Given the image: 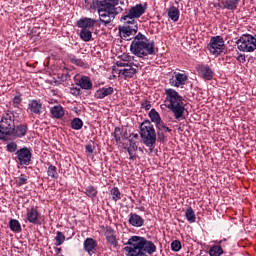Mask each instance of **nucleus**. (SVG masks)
Returning <instances> with one entry per match:
<instances>
[{
    "mask_svg": "<svg viewBox=\"0 0 256 256\" xmlns=\"http://www.w3.org/2000/svg\"><path fill=\"white\" fill-rule=\"evenodd\" d=\"M123 2L121 0H97L96 7L101 23L109 25L115 21L120 13H123Z\"/></svg>",
    "mask_w": 256,
    "mask_h": 256,
    "instance_id": "1",
    "label": "nucleus"
},
{
    "mask_svg": "<svg viewBox=\"0 0 256 256\" xmlns=\"http://www.w3.org/2000/svg\"><path fill=\"white\" fill-rule=\"evenodd\" d=\"M130 51L132 55L141 59L149 55H157L158 50L155 48V41H149V38L139 32L130 45Z\"/></svg>",
    "mask_w": 256,
    "mask_h": 256,
    "instance_id": "2",
    "label": "nucleus"
},
{
    "mask_svg": "<svg viewBox=\"0 0 256 256\" xmlns=\"http://www.w3.org/2000/svg\"><path fill=\"white\" fill-rule=\"evenodd\" d=\"M165 105L167 109L172 111L174 118L177 121L185 119V102H183V97L179 95V92L169 88L165 90Z\"/></svg>",
    "mask_w": 256,
    "mask_h": 256,
    "instance_id": "3",
    "label": "nucleus"
},
{
    "mask_svg": "<svg viewBox=\"0 0 256 256\" xmlns=\"http://www.w3.org/2000/svg\"><path fill=\"white\" fill-rule=\"evenodd\" d=\"M17 117H19V114L11 110L3 114L0 120L1 141H7V138L13 135V131H15V119H17Z\"/></svg>",
    "mask_w": 256,
    "mask_h": 256,
    "instance_id": "4",
    "label": "nucleus"
},
{
    "mask_svg": "<svg viewBox=\"0 0 256 256\" xmlns=\"http://www.w3.org/2000/svg\"><path fill=\"white\" fill-rule=\"evenodd\" d=\"M140 137L142 143L149 147V149H155V143H157V131L149 120H144L140 125Z\"/></svg>",
    "mask_w": 256,
    "mask_h": 256,
    "instance_id": "5",
    "label": "nucleus"
},
{
    "mask_svg": "<svg viewBox=\"0 0 256 256\" xmlns=\"http://www.w3.org/2000/svg\"><path fill=\"white\" fill-rule=\"evenodd\" d=\"M147 11V4H136L135 6L130 7L128 12H125L120 18V21L123 23H137L135 19L145 15Z\"/></svg>",
    "mask_w": 256,
    "mask_h": 256,
    "instance_id": "6",
    "label": "nucleus"
},
{
    "mask_svg": "<svg viewBox=\"0 0 256 256\" xmlns=\"http://www.w3.org/2000/svg\"><path fill=\"white\" fill-rule=\"evenodd\" d=\"M236 45L239 51L243 53H253L256 50V35L243 34L237 41Z\"/></svg>",
    "mask_w": 256,
    "mask_h": 256,
    "instance_id": "7",
    "label": "nucleus"
},
{
    "mask_svg": "<svg viewBox=\"0 0 256 256\" xmlns=\"http://www.w3.org/2000/svg\"><path fill=\"white\" fill-rule=\"evenodd\" d=\"M207 49L212 55H221L225 51V40L221 36H213L210 38Z\"/></svg>",
    "mask_w": 256,
    "mask_h": 256,
    "instance_id": "8",
    "label": "nucleus"
},
{
    "mask_svg": "<svg viewBox=\"0 0 256 256\" xmlns=\"http://www.w3.org/2000/svg\"><path fill=\"white\" fill-rule=\"evenodd\" d=\"M124 25L119 29L120 37L124 39V41H131L133 35H137V31H139V26H137V22H123Z\"/></svg>",
    "mask_w": 256,
    "mask_h": 256,
    "instance_id": "9",
    "label": "nucleus"
},
{
    "mask_svg": "<svg viewBox=\"0 0 256 256\" xmlns=\"http://www.w3.org/2000/svg\"><path fill=\"white\" fill-rule=\"evenodd\" d=\"M31 157H33V153L27 147L20 148L15 153V161L19 165H31Z\"/></svg>",
    "mask_w": 256,
    "mask_h": 256,
    "instance_id": "10",
    "label": "nucleus"
},
{
    "mask_svg": "<svg viewBox=\"0 0 256 256\" xmlns=\"http://www.w3.org/2000/svg\"><path fill=\"white\" fill-rule=\"evenodd\" d=\"M187 79H189V77L186 74L175 72L174 76L169 79V84L172 85V87H181V85L187 83Z\"/></svg>",
    "mask_w": 256,
    "mask_h": 256,
    "instance_id": "11",
    "label": "nucleus"
},
{
    "mask_svg": "<svg viewBox=\"0 0 256 256\" xmlns=\"http://www.w3.org/2000/svg\"><path fill=\"white\" fill-rule=\"evenodd\" d=\"M40 217L41 214L37 208L32 207L31 209L27 210L26 219L28 222L32 223V225H41V220H39Z\"/></svg>",
    "mask_w": 256,
    "mask_h": 256,
    "instance_id": "12",
    "label": "nucleus"
},
{
    "mask_svg": "<svg viewBox=\"0 0 256 256\" xmlns=\"http://www.w3.org/2000/svg\"><path fill=\"white\" fill-rule=\"evenodd\" d=\"M79 29H93L97 25V20L93 18L83 17L76 22Z\"/></svg>",
    "mask_w": 256,
    "mask_h": 256,
    "instance_id": "13",
    "label": "nucleus"
},
{
    "mask_svg": "<svg viewBox=\"0 0 256 256\" xmlns=\"http://www.w3.org/2000/svg\"><path fill=\"white\" fill-rule=\"evenodd\" d=\"M199 75L203 77L206 81H211L213 79V70H211V67L207 65L200 64L196 67Z\"/></svg>",
    "mask_w": 256,
    "mask_h": 256,
    "instance_id": "14",
    "label": "nucleus"
},
{
    "mask_svg": "<svg viewBox=\"0 0 256 256\" xmlns=\"http://www.w3.org/2000/svg\"><path fill=\"white\" fill-rule=\"evenodd\" d=\"M84 251H86L88 255H95V253H97V240L86 238L84 240Z\"/></svg>",
    "mask_w": 256,
    "mask_h": 256,
    "instance_id": "15",
    "label": "nucleus"
},
{
    "mask_svg": "<svg viewBox=\"0 0 256 256\" xmlns=\"http://www.w3.org/2000/svg\"><path fill=\"white\" fill-rule=\"evenodd\" d=\"M113 93H115V89L113 87H102L95 92L94 97L96 99H105V97H109V95H113Z\"/></svg>",
    "mask_w": 256,
    "mask_h": 256,
    "instance_id": "16",
    "label": "nucleus"
},
{
    "mask_svg": "<svg viewBox=\"0 0 256 256\" xmlns=\"http://www.w3.org/2000/svg\"><path fill=\"white\" fill-rule=\"evenodd\" d=\"M28 109H30V112L34 115H41L43 104L41 103V100H31L28 104Z\"/></svg>",
    "mask_w": 256,
    "mask_h": 256,
    "instance_id": "17",
    "label": "nucleus"
},
{
    "mask_svg": "<svg viewBox=\"0 0 256 256\" xmlns=\"http://www.w3.org/2000/svg\"><path fill=\"white\" fill-rule=\"evenodd\" d=\"M27 131H29V126H27V124L15 125L11 136L18 138L25 137V135H27Z\"/></svg>",
    "mask_w": 256,
    "mask_h": 256,
    "instance_id": "18",
    "label": "nucleus"
},
{
    "mask_svg": "<svg viewBox=\"0 0 256 256\" xmlns=\"http://www.w3.org/2000/svg\"><path fill=\"white\" fill-rule=\"evenodd\" d=\"M134 67L138 68L139 65L132 62L128 68L119 70V73L123 75L125 78L132 79V77H135L137 73V69Z\"/></svg>",
    "mask_w": 256,
    "mask_h": 256,
    "instance_id": "19",
    "label": "nucleus"
},
{
    "mask_svg": "<svg viewBox=\"0 0 256 256\" xmlns=\"http://www.w3.org/2000/svg\"><path fill=\"white\" fill-rule=\"evenodd\" d=\"M80 89H84L85 91H91L93 89V82H91V78L88 76H82L78 82L76 83Z\"/></svg>",
    "mask_w": 256,
    "mask_h": 256,
    "instance_id": "20",
    "label": "nucleus"
},
{
    "mask_svg": "<svg viewBox=\"0 0 256 256\" xmlns=\"http://www.w3.org/2000/svg\"><path fill=\"white\" fill-rule=\"evenodd\" d=\"M128 222L132 227H143L145 220L136 213H130Z\"/></svg>",
    "mask_w": 256,
    "mask_h": 256,
    "instance_id": "21",
    "label": "nucleus"
},
{
    "mask_svg": "<svg viewBox=\"0 0 256 256\" xmlns=\"http://www.w3.org/2000/svg\"><path fill=\"white\" fill-rule=\"evenodd\" d=\"M222 9H228V11H237L239 7V0H221Z\"/></svg>",
    "mask_w": 256,
    "mask_h": 256,
    "instance_id": "22",
    "label": "nucleus"
},
{
    "mask_svg": "<svg viewBox=\"0 0 256 256\" xmlns=\"http://www.w3.org/2000/svg\"><path fill=\"white\" fill-rule=\"evenodd\" d=\"M50 113L54 119H62L65 116V109L61 105L53 106Z\"/></svg>",
    "mask_w": 256,
    "mask_h": 256,
    "instance_id": "23",
    "label": "nucleus"
},
{
    "mask_svg": "<svg viewBox=\"0 0 256 256\" xmlns=\"http://www.w3.org/2000/svg\"><path fill=\"white\" fill-rule=\"evenodd\" d=\"M128 141L130 143V146L127 148L129 159L134 160L135 153H137L139 146H137V142H135V140H133V138L129 139Z\"/></svg>",
    "mask_w": 256,
    "mask_h": 256,
    "instance_id": "24",
    "label": "nucleus"
},
{
    "mask_svg": "<svg viewBox=\"0 0 256 256\" xmlns=\"http://www.w3.org/2000/svg\"><path fill=\"white\" fill-rule=\"evenodd\" d=\"M179 8L175 7V6H171L168 9V17L169 19H171V21H174V23H177V21H179Z\"/></svg>",
    "mask_w": 256,
    "mask_h": 256,
    "instance_id": "25",
    "label": "nucleus"
},
{
    "mask_svg": "<svg viewBox=\"0 0 256 256\" xmlns=\"http://www.w3.org/2000/svg\"><path fill=\"white\" fill-rule=\"evenodd\" d=\"M92 37H93V32H91V30L81 28L80 39L82 41H85V43H89V41H91Z\"/></svg>",
    "mask_w": 256,
    "mask_h": 256,
    "instance_id": "26",
    "label": "nucleus"
},
{
    "mask_svg": "<svg viewBox=\"0 0 256 256\" xmlns=\"http://www.w3.org/2000/svg\"><path fill=\"white\" fill-rule=\"evenodd\" d=\"M9 228L13 233H21V223L17 219H11L9 221Z\"/></svg>",
    "mask_w": 256,
    "mask_h": 256,
    "instance_id": "27",
    "label": "nucleus"
},
{
    "mask_svg": "<svg viewBox=\"0 0 256 256\" xmlns=\"http://www.w3.org/2000/svg\"><path fill=\"white\" fill-rule=\"evenodd\" d=\"M185 217L188 223H195V221H197V216L195 215V211H193V208L191 207H188L186 209Z\"/></svg>",
    "mask_w": 256,
    "mask_h": 256,
    "instance_id": "28",
    "label": "nucleus"
},
{
    "mask_svg": "<svg viewBox=\"0 0 256 256\" xmlns=\"http://www.w3.org/2000/svg\"><path fill=\"white\" fill-rule=\"evenodd\" d=\"M148 115H149L152 123H155V125L157 123H159L160 121H162L161 115H159V112H157V110H155V108L151 109Z\"/></svg>",
    "mask_w": 256,
    "mask_h": 256,
    "instance_id": "29",
    "label": "nucleus"
},
{
    "mask_svg": "<svg viewBox=\"0 0 256 256\" xmlns=\"http://www.w3.org/2000/svg\"><path fill=\"white\" fill-rule=\"evenodd\" d=\"M68 59L70 63H73V65H77V67H85V62H83L81 58H76V56L73 54H69Z\"/></svg>",
    "mask_w": 256,
    "mask_h": 256,
    "instance_id": "30",
    "label": "nucleus"
},
{
    "mask_svg": "<svg viewBox=\"0 0 256 256\" xmlns=\"http://www.w3.org/2000/svg\"><path fill=\"white\" fill-rule=\"evenodd\" d=\"M71 128L75 131H80V129H83V120H81V118L72 119Z\"/></svg>",
    "mask_w": 256,
    "mask_h": 256,
    "instance_id": "31",
    "label": "nucleus"
},
{
    "mask_svg": "<svg viewBox=\"0 0 256 256\" xmlns=\"http://www.w3.org/2000/svg\"><path fill=\"white\" fill-rule=\"evenodd\" d=\"M210 256H221L223 255V248L220 245H215L209 250Z\"/></svg>",
    "mask_w": 256,
    "mask_h": 256,
    "instance_id": "32",
    "label": "nucleus"
},
{
    "mask_svg": "<svg viewBox=\"0 0 256 256\" xmlns=\"http://www.w3.org/2000/svg\"><path fill=\"white\" fill-rule=\"evenodd\" d=\"M48 177H51V179H59V173H57V167L54 165H49L47 170Z\"/></svg>",
    "mask_w": 256,
    "mask_h": 256,
    "instance_id": "33",
    "label": "nucleus"
},
{
    "mask_svg": "<svg viewBox=\"0 0 256 256\" xmlns=\"http://www.w3.org/2000/svg\"><path fill=\"white\" fill-rule=\"evenodd\" d=\"M110 195L112 196V201H115V203L121 200V191H119V188L117 187L111 188Z\"/></svg>",
    "mask_w": 256,
    "mask_h": 256,
    "instance_id": "34",
    "label": "nucleus"
},
{
    "mask_svg": "<svg viewBox=\"0 0 256 256\" xmlns=\"http://www.w3.org/2000/svg\"><path fill=\"white\" fill-rule=\"evenodd\" d=\"M97 188H95L94 186H87L85 188V194L87 195V197H91V199H94V197H97Z\"/></svg>",
    "mask_w": 256,
    "mask_h": 256,
    "instance_id": "35",
    "label": "nucleus"
},
{
    "mask_svg": "<svg viewBox=\"0 0 256 256\" xmlns=\"http://www.w3.org/2000/svg\"><path fill=\"white\" fill-rule=\"evenodd\" d=\"M112 135H113L116 143H119L121 141V139H123V129L119 128V127H116L114 129V132H113Z\"/></svg>",
    "mask_w": 256,
    "mask_h": 256,
    "instance_id": "36",
    "label": "nucleus"
},
{
    "mask_svg": "<svg viewBox=\"0 0 256 256\" xmlns=\"http://www.w3.org/2000/svg\"><path fill=\"white\" fill-rule=\"evenodd\" d=\"M27 181H29V176L25 174H21L17 179V185L18 187H22V185H27Z\"/></svg>",
    "mask_w": 256,
    "mask_h": 256,
    "instance_id": "37",
    "label": "nucleus"
},
{
    "mask_svg": "<svg viewBox=\"0 0 256 256\" xmlns=\"http://www.w3.org/2000/svg\"><path fill=\"white\" fill-rule=\"evenodd\" d=\"M56 245L57 247L61 246L62 243H65V234H63V232H57L56 233Z\"/></svg>",
    "mask_w": 256,
    "mask_h": 256,
    "instance_id": "38",
    "label": "nucleus"
},
{
    "mask_svg": "<svg viewBox=\"0 0 256 256\" xmlns=\"http://www.w3.org/2000/svg\"><path fill=\"white\" fill-rule=\"evenodd\" d=\"M181 241L179 240H174L171 243V249L172 251H174L175 253H178V251H181Z\"/></svg>",
    "mask_w": 256,
    "mask_h": 256,
    "instance_id": "39",
    "label": "nucleus"
},
{
    "mask_svg": "<svg viewBox=\"0 0 256 256\" xmlns=\"http://www.w3.org/2000/svg\"><path fill=\"white\" fill-rule=\"evenodd\" d=\"M6 149L9 153H15V151H17L18 146L17 143L15 142H10L7 144Z\"/></svg>",
    "mask_w": 256,
    "mask_h": 256,
    "instance_id": "40",
    "label": "nucleus"
},
{
    "mask_svg": "<svg viewBox=\"0 0 256 256\" xmlns=\"http://www.w3.org/2000/svg\"><path fill=\"white\" fill-rule=\"evenodd\" d=\"M70 93L71 95H74V97H79V95H81V88L72 85V87H70Z\"/></svg>",
    "mask_w": 256,
    "mask_h": 256,
    "instance_id": "41",
    "label": "nucleus"
},
{
    "mask_svg": "<svg viewBox=\"0 0 256 256\" xmlns=\"http://www.w3.org/2000/svg\"><path fill=\"white\" fill-rule=\"evenodd\" d=\"M106 241L112 245V247H117L119 245V242H117V237L114 236H109L106 238Z\"/></svg>",
    "mask_w": 256,
    "mask_h": 256,
    "instance_id": "42",
    "label": "nucleus"
},
{
    "mask_svg": "<svg viewBox=\"0 0 256 256\" xmlns=\"http://www.w3.org/2000/svg\"><path fill=\"white\" fill-rule=\"evenodd\" d=\"M22 101H23V98H21V94L14 96V98H13L14 107H19V105H21Z\"/></svg>",
    "mask_w": 256,
    "mask_h": 256,
    "instance_id": "43",
    "label": "nucleus"
},
{
    "mask_svg": "<svg viewBox=\"0 0 256 256\" xmlns=\"http://www.w3.org/2000/svg\"><path fill=\"white\" fill-rule=\"evenodd\" d=\"M104 235H105L106 239L109 238V237H114L115 236V230H113V228H111V227H106Z\"/></svg>",
    "mask_w": 256,
    "mask_h": 256,
    "instance_id": "44",
    "label": "nucleus"
},
{
    "mask_svg": "<svg viewBox=\"0 0 256 256\" xmlns=\"http://www.w3.org/2000/svg\"><path fill=\"white\" fill-rule=\"evenodd\" d=\"M156 138L158 139V141H160V143H165V132L157 130Z\"/></svg>",
    "mask_w": 256,
    "mask_h": 256,
    "instance_id": "45",
    "label": "nucleus"
},
{
    "mask_svg": "<svg viewBox=\"0 0 256 256\" xmlns=\"http://www.w3.org/2000/svg\"><path fill=\"white\" fill-rule=\"evenodd\" d=\"M156 129L157 131H162V132H165V127H167L165 125V122H163V120H160V122L156 123Z\"/></svg>",
    "mask_w": 256,
    "mask_h": 256,
    "instance_id": "46",
    "label": "nucleus"
},
{
    "mask_svg": "<svg viewBox=\"0 0 256 256\" xmlns=\"http://www.w3.org/2000/svg\"><path fill=\"white\" fill-rule=\"evenodd\" d=\"M236 61L239 63H245L247 59L245 58V54H240L239 52L237 53V56H235Z\"/></svg>",
    "mask_w": 256,
    "mask_h": 256,
    "instance_id": "47",
    "label": "nucleus"
},
{
    "mask_svg": "<svg viewBox=\"0 0 256 256\" xmlns=\"http://www.w3.org/2000/svg\"><path fill=\"white\" fill-rule=\"evenodd\" d=\"M142 109H145V111H149V109H151V102L149 101H144L141 105Z\"/></svg>",
    "mask_w": 256,
    "mask_h": 256,
    "instance_id": "48",
    "label": "nucleus"
},
{
    "mask_svg": "<svg viewBox=\"0 0 256 256\" xmlns=\"http://www.w3.org/2000/svg\"><path fill=\"white\" fill-rule=\"evenodd\" d=\"M116 66L117 67H130L131 65H129V63H127V62H123V60H120V61L116 62Z\"/></svg>",
    "mask_w": 256,
    "mask_h": 256,
    "instance_id": "49",
    "label": "nucleus"
},
{
    "mask_svg": "<svg viewBox=\"0 0 256 256\" xmlns=\"http://www.w3.org/2000/svg\"><path fill=\"white\" fill-rule=\"evenodd\" d=\"M85 150H86V153H93V151L95 150V147H93L91 144H87L85 146Z\"/></svg>",
    "mask_w": 256,
    "mask_h": 256,
    "instance_id": "50",
    "label": "nucleus"
},
{
    "mask_svg": "<svg viewBox=\"0 0 256 256\" xmlns=\"http://www.w3.org/2000/svg\"><path fill=\"white\" fill-rule=\"evenodd\" d=\"M122 139H129V137L127 136V130H123Z\"/></svg>",
    "mask_w": 256,
    "mask_h": 256,
    "instance_id": "51",
    "label": "nucleus"
},
{
    "mask_svg": "<svg viewBox=\"0 0 256 256\" xmlns=\"http://www.w3.org/2000/svg\"><path fill=\"white\" fill-rule=\"evenodd\" d=\"M130 137H133V139H139V134H130Z\"/></svg>",
    "mask_w": 256,
    "mask_h": 256,
    "instance_id": "52",
    "label": "nucleus"
},
{
    "mask_svg": "<svg viewBox=\"0 0 256 256\" xmlns=\"http://www.w3.org/2000/svg\"><path fill=\"white\" fill-rule=\"evenodd\" d=\"M164 133H171V129L166 126V127L164 128Z\"/></svg>",
    "mask_w": 256,
    "mask_h": 256,
    "instance_id": "53",
    "label": "nucleus"
},
{
    "mask_svg": "<svg viewBox=\"0 0 256 256\" xmlns=\"http://www.w3.org/2000/svg\"><path fill=\"white\" fill-rule=\"evenodd\" d=\"M129 59V56H122V61H127Z\"/></svg>",
    "mask_w": 256,
    "mask_h": 256,
    "instance_id": "54",
    "label": "nucleus"
},
{
    "mask_svg": "<svg viewBox=\"0 0 256 256\" xmlns=\"http://www.w3.org/2000/svg\"><path fill=\"white\" fill-rule=\"evenodd\" d=\"M85 1V3H89V0H84Z\"/></svg>",
    "mask_w": 256,
    "mask_h": 256,
    "instance_id": "55",
    "label": "nucleus"
},
{
    "mask_svg": "<svg viewBox=\"0 0 256 256\" xmlns=\"http://www.w3.org/2000/svg\"><path fill=\"white\" fill-rule=\"evenodd\" d=\"M219 243H223V240H221Z\"/></svg>",
    "mask_w": 256,
    "mask_h": 256,
    "instance_id": "56",
    "label": "nucleus"
}]
</instances>
